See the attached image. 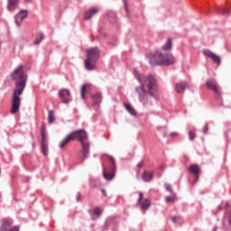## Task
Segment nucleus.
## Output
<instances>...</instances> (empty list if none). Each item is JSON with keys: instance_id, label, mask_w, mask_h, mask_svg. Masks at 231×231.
<instances>
[{"instance_id": "nucleus-1", "label": "nucleus", "mask_w": 231, "mask_h": 231, "mask_svg": "<svg viewBox=\"0 0 231 231\" xmlns=\"http://www.w3.org/2000/svg\"><path fill=\"white\" fill-rule=\"evenodd\" d=\"M134 75L140 83L139 87L135 88V93H137L139 101L143 106H147L151 99L149 97H152L154 100H159L158 86L156 85V79L150 74L148 76H142L138 69H134Z\"/></svg>"}, {"instance_id": "nucleus-2", "label": "nucleus", "mask_w": 231, "mask_h": 231, "mask_svg": "<svg viewBox=\"0 0 231 231\" xmlns=\"http://www.w3.org/2000/svg\"><path fill=\"white\" fill-rule=\"evenodd\" d=\"M12 79L14 83V89L13 92V99H12V107L11 113L12 115H15L19 111L21 107V95H23L24 91V88H26V82H28V76L24 73L23 69V65H18L11 74Z\"/></svg>"}, {"instance_id": "nucleus-3", "label": "nucleus", "mask_w": 231, "mask_h": 231, "mask_svg": "<svg viewBox=\"0 0 231 231\" xmlns=\"http://www.w3.org/2000/svg\"><path fill=\"white\" fill-rule=\"evenodd\" d=\"M149 62L151 66H162V64L171 66V64H174V62H176V60L172 54H163L157 51L149 59Z\"/></svg>"}, {"instance_id": "nucleus-4", "label": "nucleus", "mask_w": 231, "mask_h": 231, "mask_svg": "<svg viewBox=\"0 0 231 231\" xmlns=\"http://www.w3.org/2000/svg\"><path fill=\"white\" fill-rule=\"evenodd\" d=\"M100 57L98 47H93L87 51V59L85 60V69L88 71H93L97 68V60Z\"/></svg>"}, {"instance_id": "nucleus-5", "label": "nucleus", "mask_w": 231, "mask_h": 231, "mask_svg": "<svg viewBox=\"0 0 231 231\" xmlns=\"http://www.w3.org/2000/svg\"><path fill=\"white\" fill-rule=\"evenodd\" d=\"M108 159L110 161V165L106 168L103 166V177L106 180V181H111L115 178V174H116V161L111 155H108Z\"/></svg>"}, {"instance_id": "nucleus-6", "label": "nucleus", "mask_w": 231, "mask_h": 231, "mask_svg": "<svg viewBox=\"0 0 231 231\" xmlns=\"http://www.w3.org/2000/svg\"><path fill=\"white\" fill-rule=\"evenodd\" d=\"M206 86L207 88L211 89V91H213L217 100H220V102H223V97H221V89L217 88V82L216 81V79H208L206 81Z\"/></svg>"}, {"instance_id": "nucleus-7", "label": "nucleus", "mask_w": 231, "mask_h": 231, "mask_svg": "<svg viewBox=\"0 0 231 231\" xmlns=\"http://www.w3.org/2000/svg\"><path fill=\"white\" fill-rule=\"evenodd\" d=\"M72 141L77 140V142H79L80 143L88 141V132L84 129L76 130L74 132L70 133Z\"/></svg>"}, {"instance_id": "nucleus-8", "label": "nucleus", "mask_w": 231, "mask_h": 231, "mask_svg": "<svg viewBox=\"0 0 231 231\" xmlns=\"http://www.w3.org/2000/svg\"><path fill=\"white\" fill-rule=\"evenodd\" d=\"M80 144L81 150L79 152V160H81V162H84V160H87L88 156H89V141H84L83 143H80Z\"/></svg>"}, {"instance_id": "nucleus-9", "label": "nucleus", "mask_w": 231, "mask_h": 231, "mask_svg": "<svg viewBox=\"0 0 231 231\" xmlns=\"http://www.w3.org/2000/svg\"><path fill=\"white\" fill-rule=\"evenodd\" d=\"M91 98L95 111H98V109H100V104H102V93L97 92L91 96Z\"/></svg>"}, {"instance_id": "nucleus-10", "label": "nucleus", "mask_w": 231, "mask_h": 231, "mask_svg": "<svg viewBox=\"0 0 231 231\" xmlns=\"http://www.w3.org/2000/svg\"><path fill=\"white\" fill-rule=\"evenodd\" d=\"M28 17V10L22 9L17 14L14 16V23L16 25L21 26L23 24V21Z\"/></svg>"}, {"instance_id": "nucleus-11", "label": "nucleus", "mask_w": 231, "mask_h": 231, "mask_svg": "<svg viewBox=\"0 0 231 231\" xmlns=\"http://www.w3.org/2000/svg\"><path fill=\"white\" fill-rule=\"evenodd\" d=\"M137 203L138 205H140L143 210H147L149 207H151V200L147 199H143V192H139V198H138Z\"/></svg>"}, {"instance_id": "nucleus-12", "label": "nucleus", "mask_w": 231, "mask_h": 231, "mask_svg": "<svg viewBox=\"0 0 231 231\" xmlns=\"http://www.w3.org/2000/svg\"><path fill=\"white\" fill-rule=\"evenodd\" d=\"M60 98L62 104H69L71 102V94L68 89H61L59 91Z\"/></svg>"}, {"instance_id": "nucleus-13", "label": "nucleus", "mask_w": 231, "mask_h": 231, "mask_svg": "<svg viewBox=\"0 0 231 231\" xmlns=\"http://www.w3.org/2000/svg\"><path fill=\"white\" fill-rule=\"evenodd\" d=\"M11 225H14V220L12 218H3L2 225L0 226V231H7L8 229H10Z\"/></svg>"}, {"instance_id": "nucleus-14", "label": "nucleus", "mask_w": 231, "mask_h": 231, "mask_svg": "<svg viewBox=\"0 0 231 231\" xmlns=\"http://www.w3.org/2000/svg\"><path fill=\"white\" fill-rule=\"evenodd\" d=\"M21 0H7V10L8 12H15L19 7Z\"/></svg>"}, {"instance_id": "nucleus-15", "label": "nucleus", "mask_w": 231, "mask_h": 231, "mask_svg": "<svg viewBox=\"0 0 231 231\" xmlns=\"http://www.w3.org/2000/svg\"><path fill=\"white\" fill-rule=\"evenodd\" d=\"M97 14H98V7H92L88 11L85 12L83 19H85V21H89V19L94 15H97Z\"/></svg>"}, {"instance_id": "nucleus-16", "label": "nucleus", "mask_w": 231, "mask_h": 231, "mask_svg": "<svg viewBox=\"0 0 231 231\" xmlns=\"http://www.w3.org/2000/svg\"><path fill=\"white\" fill-rule=\"evenodd\" d=\"M203 54L206 57H209V59H212L213 62H217V64H219V62H221V59L214 54V52H212L210 50H204Z\"/></svg>"}, {"instance_id": "nucleus-17", "label": "nucleus", "mask_w": 231, "mask_h": 231, "mask_svg": "<svg viewBox=\"0 0 231 231\" xmlns=\"http://www.w3.org/2000/svg\"><path fill=\"white\" fill-rule=\"evenodd\" d=\"M143 181L145 183H149L152 181V179L154 178V171H144L141 176Z\"/></svg>"}, {"instance_id": "nucleus-18", "label": "nucleus", "mask_w": 231, "mask_h": 231, "mask_svg": "<svg viewBox=\"0 0 231 231\" xmlns=\"http://www.w3.org/2000/svg\"><path fill=\"white\" fill-rule=\"evenodd\" d=\"M188 87L189 83L187 81H180L175 85V91L177 93H183Z\"/></svg>"}, {"instance_id": "nucleus-19", "label": "nucleus", "mask_w": 231, "mask_h": 231, "mask_svg": "<svg viewBox=\"0 0 231 231\" xmlns=\"http://www.w3.org/2000/svg\"><path fill=\"white\" fill-rule=\"evenodd\" d=\"M41 143H48V132L46 131V125L42 124L41 126Z\"/></svg>"}, {"instance_id": "nucleus-20", "label": "nucleus", "mask_w": 231, "mask_h": 231, "mask_svg": "<svg viewBox=\"0 0 231 231\" xmlns=\"http://www.w3.org/2000/svg\"><path fill=\"white\" fill-rule=\"evenodd\" d=\"M189 172H192L196 176L195 183L199 180V167L196 164H192L189 167Z\"/></svg>"}, {"instance_id": "nucleus-21", "label": "nucleus", "mask_w": 231, "mask_h": 231, "mask_svg": "<svg viewBox=\"0 0 231 231\" xmlns=\"http://www.w3.org/2000/svg\"><path fill=\"white\" fill-rule=\"evenodd\" d=\"M69 142H73V139L70 134L59 143L60 149H64V147H66V145H68Z\"/></svg>"}, {"instance_id": "nucleus-22", "label": "nucleus", "mask_w": 231, "mask_h": 231, "mask_svg": "<svg viewBox=\"0 0 231 231\" xmlns=\"http://www.w3.org/2000/svg\"><path fill=\"white\" fill-rule=\"evenodd\" d=\"M162 49L163 51H169L170 50H172V39L168 38Z\"/></svg>"}, {"instance_id": "nucleus-23", "label": "nucleus", "mask_w": 231, "mask_h": 231, "mask_svg": "<svg viewBox=\"0 0 231 231\" xmlns=\"http://www.w3.org/2000/svg\"><path fill=\"white\" fill-rule=\"evenodd\" d=\"M125 107L126 111L129 113V115H131L132 116H136V110H134V108L131 106V105L125 103Z\"/></svg>"}, {"instance_id": "nucleus-24", "label": "nucleus", "mask_w": 231, "mask_h": 231, "mask_svg": "<svg viewBox=\"0 0 231 231\" xmlns=\"http://www.w3.org/2000/svg\"><path fill=\"white\" fill-rule=\"evenodd\" d=\"M55 122V111L50 110L48 113V123L53 124Z\"/></svg>"}, {"instance_id": "nucleus-25", "label": "nucleus", "mask_w": 231, "mask_h": 231, "mask_svg": "<svg viewBox=\"0 0 231 231\" xmlns=\"http://www.w3.org/2000/svg\"><path fill=\"white\" fill-rule=\"evenodd\" d=\"M41 152L43 156H48V143H41Z\"/></svg>"}, {"instance_id": "nucleus-26", "label": "nucleus", "mask_w": 231, "mask_h": 231, "mask_svg": "<svg viewBox=\"0 0 231 231\" xmlns=\"http://www.w3.org/2000/svg\"><path fill=\"white\" fill-rule=\"evenodd\" d=\"M228 224L231 226V210L225 214L224 225Z\"/></svg>"}, {"instance_id": "nucleus-27", "label": "nucleus", "mask_w": 231, "mask_h": 231, "mask_svg": "<svg viewBox=\"0 0 231 231\" xmlns=\"http://www.w3.org/2000/svg\"><path fill=\"white\" fill-rule=\"evenodd\" d=\"M165 203H174L176 201V194L172 193V196L165 197Z\"/></svg>"}, {"instance_id": "nucleus-28", "label": "nucleus", "mask_w": 231, "mask_h": 231, "mask_svg": "<svg viewBox=\"0 0 231 231\" xmlns=\"http://www.w3.org/2000/svg\"><path fill=\"white\" fill-rule=\"evenodd\" d=\"M107 16L111 23H116V14L114 12L107 13Z\"/></svg>"}, {"instance_id": "nucleus-29", "label": "nucleus", "mask_w": 231, "mask_h": 231, "mask_svg": "<svg viewBox=\"0 0 231 231\" xmlns=\"http://www.w3.org/2000/svg\"><path fill=\"white\" fill-rule=\"evenodd\" d=\"M106 225L107 226H110V225H116V222L115 221L114 217H110L106 219Z\"/></svg>"}, {"instance_id": "nucleus-30", "label": "nucleus", "mask_w": 231, "mask_h": 231, "mask_svg": "<svg viewBox=\"0 0 231 231\" xmlns=\"http://www.w3.org/2000/svg\"><path fill=\"white\" fill-rule=\"evenodd\" d=\"M164 189H165V190H167L171 194H174V191L172 190V186H171V184L164 183Z\"/></svg>"}, {"instance_id": "nucleus-31", "label": "nucleus", "mask_w": 231, "mask_h": 231, "mask_svg": "<svg viewBox=\"0 0 231 231\" xmlns=\"http://www.w3.org/2000/svg\"><path fill=\"white\" fill-rule=\"evenodd\" d=\"M88 88V84H84L81 87V98L84 100L86 98L85 93H86V88Z\"/></svg>"}, {"instance_id": "nucleus-32", "label": "nucleus", "mask_w": 231, "mask_h": 231, "mask_svg": "<svg viewBox=\"0 0 231 231\" xmlns=\"http://www.w3.org/2000/svg\"><path fill=\"white\" fill-rule=\"evenodd\" d=\"M94 216H101L102 215V209L100 208H95L93 209Z\"/></svg>"}, {"instance_id": "nucleus-33", "label": "nucleus", "mask_w": 231, "mask_h": 231, "mask_svg": "<svg viewBox=\"0 0 231 231\" xmlns=\"http://www.w3.org/2000/svg\"><path fill=\"white\" fill-rule=\"evenodd\" d=\"M123 3L125 5V10L126 13L127 17H129V6L127 5V0H123Z\"/></svg>"}, {"instance_id": "nucleus-34", "label": "nucleus", "mask_w": 231, "mask_h": 231, "mask_svg": "<svg viewBox=\"0 0 231 231\" xmlns=\"http://www.w3.org/2000/svg\"><path fill=\"white\" fill-rule=\"evenodd\" d=\"M203 134H208V123H206L205 126L202 128Z\"/></svg>"}, {"instance_id": "nucleus-35", "label": "nucleus", "mask_w": 231, "mask_h": 231, "mask_svg": "<svg viewBox=\"0 0 231 231\" xmlns=\"http://www.w3.org/2000/svg\"><path fill=\"white\" fill-rule=\"evenodd\" d=\"M194 138H196V133L189 131V140H194Z\"/></svg>"}, {"instance_id": "nucleus-36", "label": "nucleus", "mask_w": 231, "mask_h": 231, "mask_svg": "<svg viewBox=\"0 0 231 231\" xmlns=\"http://www.w3.org/2000/svg\"><path fill=\"white\" fill-rule=\"evenodd\" d=\"M220 14H223V15H228V14H230V10L222 8Z\"/></svg>"}, {"instance_id": "nucleus-37", "label": "nucleus", "mask_w": 231, "mask_h": 231, "mask_svg": "<svg viewBox=\"0 0 231 231\" xmlns=\"http://www.w3.org/2000/svg\"><path fill=\"white\" fill-rule=\"evenodd\" d=\"M20 227L19 226H14L13 227L7 229L6 231H19Z\"/></svg>"}, {"instance_id": "nucleus-38", "label": "nucleus", "mask_w": 231, "mask_h": 231, "mask_svg": "<svg viewBox=\"0 0 231 231\" xmlns=\"http://www.w3.org/2000/svg\"><path fill=\"white\" fill-rule=\"evenodd\" d=\"M178 219H180V217H171V221L172 223H174L176 225V223H178Z\"/></svg>"}, {"instance_id": "nucleus-39", "label": "nucleus", "mask_w": 231, "mask_h": 231, "mask_svg": "<svg viewBox=\"0 0 231 231\" xmlns=\"http://www.w3.org/2000/svg\"><path fill=\"white\" fill-rule=\"evenodd\" d=\"M42 42V40H41L40 38H37V39L34 41L33 44H35V45L41 44Z\"/></svg>"}, {"instance_id": "nucleus-40", "label": "nucleus", "mask_w": 231, "mask_h": 231, "mask_svg": "<svg viewBox=\"0 0 231 231\" xmlns=\"http://www.w3.org/2000/svg\"><path fill=\"white\" fill-rule=\"evenodd\" d=\"M142 167H143V162H140L137 164V169H142Z\"/></svg>"}, {"instance_id": "nucleus-41", "label": "nucleus", "mask_w": 231, "mask_h": 231, "mask_svg": "<svg viewBox=\"0 0 231 231\" xmlns=\"http://www.w3.org/2000/svg\"><path fill=\"white\" fill-rule=\"evenodd\" d=\"M76 201H80V192L79 191L77 193Z\"/></svg>"}, {"instance_id": "nucleus-42", "label": "nucleus", "mask_w": 231, "mask_h": 231, "mask_svg": "<svg viewBox=\"0 0 231 231\" xmlns=\"http://www.w3.org/2000/svg\"><path fill=\"white\" fill-rule=\"evenodd\" d=\"M101 193L105 198L107 197V192L106 191V189H101Z\"/></svg>"}, {"instance_id": "nucleus-43", "label": "nucleus", "mask_w": 231, "mask_h": 231, "mask_svg": "<svg viewBox=\"0 0 231 231\" xmlns=\"http://www.w3.org/2000/svg\"><path fill=\"white\" fill-rule=\"evenodd\" d=\"M38 37H40V40L42 41V39H44V34L41 32L38 34Z\"/></svg>"}, {"instance_id": "nucleus-44", "label": "nucleus", "mask_w": 231, "mask_h": 231, "mask_svg": "<svg viewBox=\"0 0 231 231\" xmlns=\"http://www.w3.org/2000/svg\"><path fill=\"white\" fill-rule=\"evenodd\" d=\"M170 136H178V133H176V132H172V133H171L170 134Z\"/></svg>"}, {"instance_id": "nucleus-45", "label": "nucleus", "mask_w": 231, "mask_h": 231, "mask_svg": "<svg viewBox=\"0 0 231 231\" xmlns=\"http://www.w3.org/2000/svg\"><path fill=\"white\" fill-rule=\"evenodd\" d=\"M159 169L163 170V169H165V166H163V164H162L161 166H159Z\"/></svg>"}, {"instance_id": "nucleus-46", "label": "nucleus", "mask_w": 231, "mask_h": 231, "mask_svg": "<svg viewBox=\"0 0 231 231\" xmlns=\"http://www.w3.org/2000/svg\"><path fill=\"white\" fill-rule=\"evenodd\" d=\"M24 3H32V0H24Z\"/></svg>"}]
</instances>
